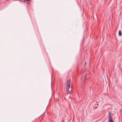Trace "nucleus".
I'll return each instance as SVG.
<instances>
[{"label":"nucleus","instance_id":"nucleus-1","mask_svg":"<svg viewBox=\"0 0 122 122\" xmlns=\"http://www.w3.org/2000/svg\"><path fill=\"white\" fill-rule=\"evenodd\" d=\"M70 80H68L67 81V83L66 85V92H67V94H70L71 93L72 90V86H70Z\"/></svg>","mask_w":122,"mask_h":122},{"label":"nucleus","instance_id":"nucleus-5","mask_svg":"<svg viewBox=\"0 0 122 122\" xmlns=\"http://www.w3.org/2000/svg\"><path fill=\"white\" fill-rule=\"evenodd\" d=\"M26 1V0H24L23 1V2H25Z\"/></svg>","mask_w":122,"mask_h":122},{"label":"nucleus","instance_id":"nucleus-4","mask_svg":"<svg viewBox=\"0 0 122 122\" xmlns=\"http://www.w3.org/2000/svg\"><path fill=\"white\" fill-rule=\"evenodd\" d=\"M26 1H30V0H25Z\"/></svg>","mask_w":122,"mask_h":122},{"label":"nucleus","instance_id":"nucleus-2","mask_svg":"<svg viewBox=\"0 0 122 122\" xmlns=\"http://www.w3.org/2000/svg\"><path fill=\"white\" fill-rule=\"evenodd\" d=\"M108 114H109V122H114V121H113L112 120V119L111 115V112L110 111H109L108 113Z\"/></svg>","mask_w":122,"mask_h":122},{"label":"nucleus","instance_id":"nucleus-3","mask_svg":"<svg viewBox=\"0 0 122 122\" xmlns=\"http://www.w3.org/2000/svg\"><path fill=\"white\" fill-rule=\"evenodd\" d=\"M118 35L120 36H121L122 35V33L121 32V31L120 30L119 31Z\"/></svg>","mask_w":122,"mask_h":122},{"label":"nucleus","instance_id":"nucleus-6","mask_svg":"<svg viewBox=\"0 0 122 122\" xmlns=\"http://www.w3.org/2000/svg\"><path fill=\"white\" fill-rule=\"evenodd\" d=\"M47 107H48V106H47V107L46 108H47Z\"/></svg>","mask_w":122,"mask_h":122}]
</instances>
